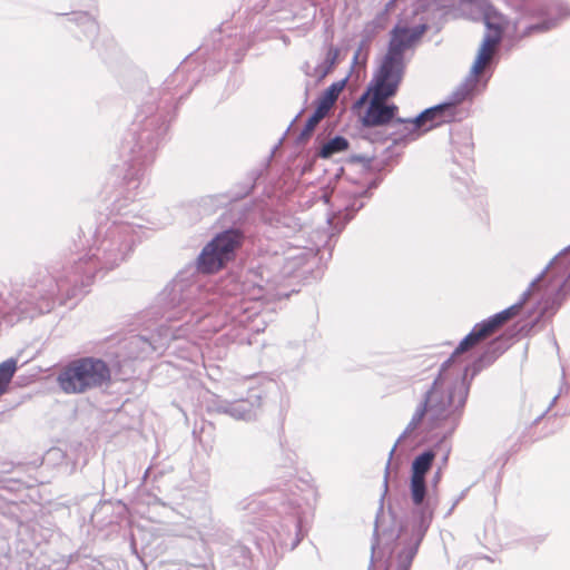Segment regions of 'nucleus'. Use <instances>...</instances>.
<instances>
[{
    "label": "nucleus",
    "instance_id": "obj_15",
    "mask_svg": "<svg viewBox=\"0 0 570 570\" xmlns=\"http://www.w3.org/2000/svg\"><path fill=\"white\" fill-rule=\"evenodd\" d=\"M425 415L430 416V411L423 403L420 407L416 409L415 413L413 414L409 423L407 429L412 431L415 430L422 423Z\"/></svg>",
    "mask_w": 570,
    "mask_h": 570
},
{
    "label": "nucleus",
    "instance_id": "obj_1",
    "mask_svg": "<svg viewBox=\"0 0 570 570\" xmlns=\"http://www.w3.org/2000/svg\"><path fill=\"white\" fill-rule=\"evenodd\" d=\"M525 299L514 304L488 320L482 321L473 326L472 331L460 342L458 347L454 350L451 357L442 365L441 372H444L446 367L454 362V360L464 352L476 346L482 341L491 337L495 334L504 324L510 320L519 315ZM424 405L430 411V420L436 422L448 417L454 407L453 393L445 381L443 380L442 373L434 381L432 387L426 393Z\"/></svg>",
    "mask_w": 570,
    "mask_h": 570
},
{
    "label": "nucleus",
    "instance_id": "obj_6",
    "mask_svg": "<svg viewBox=\"0 0 570 570\" xmlns=\"http://www.w3.org/2000/svg\"><path fill=\"white\" fill-rule=\"evenodd\" d=\"M389 97L371 94L367 100V106L363 112L356 110L360 116V121L364 127L373 128L381 127L390 124L396 116L399 107L394 104H386Z\"/></svg>",
    "mask_w": 570,
    "mask_h": 570
},
{
    "label": "nucleus",
    "instance_id": "obj_9",
    "mask_svg": "<svg viewBox=\"0 0 570 570\" xmlns=\"http://www.w3.org/2000/svg\"><path fill=\"white\" fill-rule=\"evenodd\" d=\"M345 85V79L333 82L318 98L316 109L327 115L332 107L334 106V104L336 102L341 92L344 90Z\"/></svg>",
    "mask_w": 570,
    "mask_h": 570
},
{
    "label": "nucleus",
    "instance_id": "obj_7",
    "mask_svg": "<svg viewBox=\"0 0 570 570\" xmlns=\"http://www.w3.org/2000/svg\"><path fill=\"white\" fill-rule=\"evenodd\" d=\"M454 109L455 106L453 104L439 105L426 109L412 120L397 119V122L406 125V129L420 136L444 122L453 120Z\"/></svg>",
    "mask_w": 570,
    "mask_h": 570
},
{
    "label": "nucleus",
    "instance_id": "obj_12",
    "mask_svg": "<svg viewBox=\"0 0 570 570\" xmlns=\"http://www.w3.org/2000/svg\"><path fill=\"white\" fill-rule=\"evenodd\" d=\"M434 459H435V454L432 451H425L422 454L417 455L412 463V475L411 476L425 479V474L432 468Z\"/></svg>",
    "mask_w": 570,
    "mask_h": 570
},
{
    "label": "nucleus",
    "instance_id": "obj_11",
    "mask_svg": "<svg viewBox=\"0 0 570 570\" xmlns=\"http://www.w3.org/2000/svg\"><path fill=\"white\" fill-rule=\"evenodd\" d=\"M17 370L18 362L16 358H9L0 363V397L8 391Z\"/></svg>",
    "mask_w": 570,
    "mask_h": 570
},
{
    "label": "nucleus",
    "instance_id": "obj_14",
    "mask_svg": "<svg viewBox=\"0 0 570 570\" xmlns=\"http://www.w3.org/2000/svg\"><path fill=\"white\" fill-rule=\"evenodd\" d=\"M327 115H325L324 112H322L321 110L318 109H315V111L313 112V115H311V117L307 119L302 132H301V137L302 138H308L315 127L318 125V122L324 119Z\"/></svg>",
    "mask_w": 570,
    "mask_h": 570
},
{
    "label": "nucleus",
    "instance_id": "obj_10",
    "mask_svg": "<svg viewBox=\"0 0 570 570\" xmlns=\"http://www.w3.org/2000/svg\"><path fill=\"white\" fill-rule=\"evenodd\" d=\"M348 147L350 144L346 138L336 136L322 146L321 150L318 151V156L321 158L327 159L336 154L346 151Z\"/></svg>",
    "mask_w": 570,
    "mask_h": 570
},
{
    "label": "nucleus",
    "instance_id": "obj_2",
    "mask_svg": "<svg viewBox=\"0 0 570 570\" xmlns=\"http://www.w3.org/2000/svg\"><path fill=\"white\" fill-rule=\"evenodd\" d=\"M482 20L485 26V33L472 65L471 71L474 76H480L490 65L504 35H508L512 41H520L534 31L543 30L542 26L534 24L528 27L523 32L518 33V22H511L509 18L493 4H488L484 8Z\"/></svg>",
    "mask_w": 570,
    "mask_h": 570
},
{
    "label": "nucleus",
    "instance_id": "obj_5",
    "mask_svg": "<svg viewBox=\"0 0 570 570\" xmlns=\"http://www.w3.org/2000/svg\"><path fill=\"white\" fill-rule=\"evenodd\" d=\"M405 70V61H399L384 56L382 62L364 94L354 102L353 109L360 110L368 100L371 94L392 98L396 95Z\"/></svg>",
    "mask_w": 570,
    "mask_h": 570
},
{
    "label": "nucleus",
    "instance_id": "obj_13",
    "mask_svg": "<svg viewBox=\"0 0 570 570\" xmlns=\"http://www.w3.org/2000/svg\"><path fill=\"white\" fill-rule=\"evenodd\" d=\"M410 489L413 503L421 505L426 494L425 479L411 476Z\"/></svg>",
    "mask_w": 570,
    "mask_h": 570
},
{
    "label": "nucleus",
    "instance_id": "obj_4",
    "mask_svg": "<svg viewBox=\"0 0 570 570\" xmlns=\"http://www.w3.org/2000/svg\"><path fill=\"white\" fill-rule=\"evenodd\" d=\"M244 235L238 229H228L218 234L202 250L197 264L205 274H214L234 258L235 250L240 247Z\"/></svg>",
    "mask_w": 570,
    "mask_h": 570
},
{
    "label": "nucleus",
    "instance_id": "obj_3",
    "mask_svg": "<svg viewBox=\"0 0 570 570\" xmlns=\"http://www.w3.org/2000/svg\"><path fill=\"white\" fill-rule=\"evenodd\" d=\"M111 380L108 364L97 357H80L63 365L57 374V384L66 394H82L101 387Z\"/></svg>",
    "mask_w": 570,
    "mask_h": 570
},
{
    "label": "nucleus",
    "instance_id": "obj_16",
    "mask_svg": "<svg viewBox=\"0 0 570 570\" xmlns=\"http://www.w3.org/2000/svg\"><path fill=\"white\" fill-rule=\"evenodd\" d=\"M381 28L382 27L375 21L368 22L364 29V32L367 35L366 40L371 41L373 38H375Z\"/></svg>",
    "mask_w": 570,
    "mask_h": 570
},
{
    "label": "nucleus",
    "instance_id": "obj_8",
    "mask_svg": "<svg viewBox=\"0 0 570 570\" xmlns=\"http://www.w3.org/2000/svg\"><path fill=\"white\" fill-rule=\"evenodd\" d=\"M426 31V26L421 24L415 28L395 26L391 31V39L386 57L404 61V52L411 48Z\"/></svg>",
    "mask_w": 570,
    "mask_h": 570
}]
</instances>
